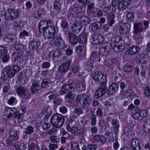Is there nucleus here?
<instances>
[{"mask_svg":"<svg viewBox=\"0 0 150 150\" xmlns=\"http://www.w3.org/2000/svg\"><path fill=\"white\" fill-rule=\"evenodd\" d=\"M144 94L146 97H150V87L147 86L145 88Z\"/></svg>","mask_w":150,"mask_h":150,"instance_id":"nucleus-57","label":"nucleus"},{"mask_svg":"<svg viewBox=\"0 0 150 150\" xmlns=\"http://www.w3.org/2000/svg\"><path fill=\"white\" fill-rule=\"evenodd\" d=\"M77 102L81 103V100L82 101V104L83 109L88 110L90 106L91 103V99L90 96L85 93L77 95L76 98Z\"/></svg>","mask_w":150,"mask_h":150,"instance_id":"nucleus-2","label":"nucleus"},{"mask_svg":"<svg viewBox=\"0 0 150 150\" xmlns=\"http://www.w3.org/2000/svg\"><path fill=\"white\" fill-rule=\"evenodd\" d=\"M143 26L141 23H134L133 33L136 34L141 33L143 30Z\"/></svg>","mask_w":150,"mask_h":150,"instance_id":"nucleus-16","label":"nucleus"},{"mask_svg":"<svg viewBox=\"0 0 150 150\" xmlns=\"http://www.w3.org/2000/svg\"><path fill=\"white\" fill-rule=\"evenodd\" d=\"M133 69L132 66L129 65H125L123 68L124 71L127 74L131 73L133 71Z\"/></svg>","mask_w":150,"mask_h":150,"instance_id":"nucleus-42","label":"nucleus"},{"mask_svg":"<svg viewBox=\"0 0 150 150\" xmlns=\"http://www.w3.org/2000/svg\"><path fill=\"white\" fill-rule=\"evenodd\" d=\"M112 43H114L115 45L119 44V43L121 44H124V42L122 38L120 37L117 36L113 37L111 40V44Z\"/></svg>","mask_w":150,"mask_h":150,"instance_id":"nucleus-28","label":"nucleus"},{"mask_svg":"<svg viewBox=\"0 0 150 150\" xmlns=\"http://www.w3.org/2000/svg\"><path fill=\"white\" fill-rule=\"evenodd\" d=\"M106 83L100 84L99 88L97 89L95 93V95L96 99L104 96L106 93L107 87L106 86Z\"/></svg>","mask_w":150,"mask_h":150,"instance_id":"nucleus-8","label":"nucleus"},{"mask_svg":"<svg viewBox=\"0 0 150 150\" xmlns=\"http://www.w3.org/2000/svg\"><path fill=\"white\" fill-rule=\"evenodd\" d=\"M71 150H80L79 145L76 142L71 141L70 142Z\"/></svg>","mask_w":150,"mask_h":150,"instance_id":"nucleus-43","label":"nucleus"},{"mask_svg":"<svg viewBox=\"0 0 150 150\" xmlns=\"http://www.w3.org/2000/svg\"><path fill=\"white\" fill-rule=\"evenodd\" d=\"M62 101V99L59 98L57 97L54 100L53 103L55 105L58 106L59 105H61Z\"/></svg>","mask_w":150,"mask_h":150,"instance_id":"nucleus-59","label":"nucleus"},{"mask_svg":"<svg viewBox=\"0 0 150 150\" xmlns=\"http://www.w3.org/2000/svg\"><path fill=\"white\" fill-rule=\"evenodd\" d=\"M71 61L70 60H66L65 62L62 63L58 69V71L61 74H64L69 70L70 66Z\"/></svg>","mask_w":150,"mask_h":150,"instance_id":"nucleus-7","label":"nucleus"},{"mask_svg":"<svg viewBox=\"0 0 150 150\" xmlns=\"http://www.w3.org/2000/svg\"><path fill=\"white\" fill-rule=\"evenodd\" d=\"M50 141L52 142L56 143L59 141V139L56 136H53L50 138Z\"/></svg>","mask_w":150,"mask_h":150,"instance_id":"nucleus-61","label":"nucleus"},{"mask_svg":"<svg viewBox=\"0 0 150 150\" xmlns=\"http://www.w3.org/2000/svg\"><path fill=\"white\" fill-rule=\"evenodd\" d=\"M75 83H74L64 86L62 88L60 92L61 95H64L71 91V89L74 88Z\"/></svg>","mask_w":150,"mask_h":150,"instance_id":"nucleus-14","label":"nucleus"},{"mask_svg":"<svg viewBox=\"0 0 150 150\" xmlns=\"http://www.w3.org/2000/svg\"><path fill=\"white\" fill-rule=\"evenodd\" d=\"M127 18L130 21L134 20V14L130 12H128L126 15Z\"/></svg>","mask_w":150,"mask_h":150,"instance_id":"nucleus-62","label":"nucleus"},{"mask_svg":"<svg viewBox=\"0 0 150 150\" xmlns=\"http://www.w3.org/2000/svg\"><path fill=\"white\" fill-rule=\"evenodd\" d=\"M40 45V42L34 38L30 40V42L29 43V48L33 50L37 49Z\"/></svg>","mask_w":150,"mask_h":150,"instance_id":"nucleus-10","label":"nucleus"},{"mask_svg":"<svg viewBox=\"0 0 150 150\" xmlns=\"http://www.w3.org/2000/svg\"><path fill=\"white\" fill-rule=\"evenodd\" d=\"M118 88V85L117 84L115 83H112L110 86L107 91V93L108 94L112 95L116 93Z\"/></svg>","mask_w":150,"mask_h":150,"instance_id":"nucleus-21","label":"nucleus"},{"mask_svg":"<svg viewBox=\"0 0 150 150\" xmlns=\"http://www.w3.org/2000/svg\"><path fill=\"white\" fill-rule=\"evenodd\" d=\"M10 89V83L8 82V81H7V82L4 84L3 91L4 93H7L9 91Z\"/></svg>","mask_w":150,"mask_h":150,"instance_id":"nucleus-50","label":"nucleus"},{"mask_svg":"<svg viewBox=\"0 0 150 150\" xmlns=\"http://www.w3.org/2000/svg\"><path fill=\"white\" fill-rule=\"evenodd\" d=\"M55 29L53 26H48L43 31V35L45 38L50 39L54 38L55 35Z\"/></svg>","mask_w":150,"mask_h":150,"instance_id":"nucleus-5","label":"nucleus"},{"mask_svg":"<svg viewBox=\"0 0 150 150\" xmlns=\"http://www.w3.org/2000/svg\"><path fill=\"white\" fill-rule=\"evenodd\" d=\"M140 48L139 47L133 46L130 47L127 51L128 53L130 54H133L139 52Z\"/></svg>","mask_w":150,"mask_h":150,"instance_id":"nucleus-31","label":"nucleus"},{"mask_svg":"<svg viewBox=\"0 0 150 150\" xmlns=\"http://www.w3.org/2000/svg\"><path fill=\"white\" fill-rule=\"evenodd\" d=\"M95 13L98 17H101L103 15V11L100 9L97 8H95V11H94Z\"/></svg>","mask_w":150,"mask_h":150,"instance_id":"nucleus-60","label":"nucleus"},{"mask_svg":"<svg viewBox=\"0 0 150 150\" xmlns=\"http://www.w3.org/2000/svg\"><path fill=\"white\" fill-rule=\"evenodd\" d=\"M48 23V21L44 20L40 21L39 23L38 30L40 33H43V31L45 30L47 28Z\"/></svg>","mask_w":150,"mask_h":150,"instance_id":"nucleus-24","label":"nucleus"},{"mask_svg":"<svg viewBox=\"0 0 150 150\" xmlns=\"http://www.w3.org/2000/svg\"><path fill=\"white\" fill-rule=\"evenodd\" d=\"M99 124L101 128L105 129L106 128V126H108V124H107L106 122L103 120L100 121Z\"/></svg>","mask_w":150,"mask_h":150,"instance_id":"nucleus-52","label":"nucleus"},{"mask_svg":"<svg viewBox=\"0 0 150 150\" xmlns=\"http://www.w3.org/2000/svg\"><path fill=\"white\" fill-rule=\"evenodd\" d=\"M85 86L84 82L81 81L79 83L75 84L74 88H76L78 91H82L85 89Z\"/></svg>","mask_w":150,"mask_h":150,"instance_id":"nucleus-39","label":"nucleus"},{"mask_svg":"<svg viewBox=\"0 0 150 150\" xmlns=\"http://www.w3.org/2000/svg\"><path fill=\"white\" fill-rule=\"evenodd\" d=\"M112 47L111 43H106L104 47L101 48V51H102L103 54L106 56L109 53Z\"/></svg>","mask_w":150,"mask_h":150,"instance_id":"nucleus-26","label":"nucleus"},{"mask_svg":"<svg viewBox=\"0 0 150 150\" xmlns=\"http://www.w3.org/2000/svg\"><path fill=\"white\" fill-rule=\"evenodd\" d=\"M16 111V110L14 108H11L8 107L5 109L4 113L5 116H6L8 118H9L13 116V114Z\"/></svg>","mask_w":150,"mask_h":150,"instance_id":"nucleus-18","label":"nucleus"},{"mask_svg":"<svg viewBox=\"0 0 150 150\" xmlns=\"http://www.w3.org/2000/svg\"><path fill=\"white\" fill-rule=\"evenodd\" d=\"M94 140L98 141L103 143H105L107 140V138L99 135H95L93 137Z\"/></svg>","mask_w":150,"mask_h":150,"instance_id":"nucleus-40","label":"nucleus"},{"mask_svg":"<svg viewBox=\"0 0 150 150\" xmlns=\"http://www.w3.org/2000/svg\"><path fill=\"white\" fill-rule=\"evenodd\" d=\"M53 7L57 13H59L61 11V4L57 0H56L54 3Z\"/></svg>","mask_w":150,"mask_h":150,"instance_id":"nucleus-29","label":"nucleus"},{"mask_svg":"<svg viewBox=\"0 0 150 150\" xmlns=\"http://www.w3.org/2000/svg\"><path fill=\"white\" fill-rule=\"evenodd\" d=\"M69 37V41L71 44H76L78 41V38L77 36L73 33L70 32L68 33Z\"/></svg>","mask_w":150,"mask_h":150,"instance_id":"nucleus-20","label":"nucleus"},{"mask_svg":"<svg viewBox=\"0 0 150 150\" xmlns=\"http://www.w3.org/2000/svg\"><path fill=\"white\" fill-rule=\"evenodd\" d=\"M37 141L35 139L33 138H30L28 142L29 148L32 149V148L35 147L38 148V149H39V146L38 145H37Z\"/></svg>","mask_w":150,"mask_h":150,"instance_id":"nucleus-33","label":"nucleus"},{"mask_svg":"<svg viewBox=\"0 0 150 150\" xmlns=\"http://www.w3.org/2000/svg\"><path fill=\"white\" fill-rule=\"evenodd\" d=\"M90 41L91 43L94 44H101L103 41V38L99 34H93L91 36Z\"/></svg>","mask_w":150,"mask_h":150,"instance_id":"nucleus-9","label":"nucleus"},{"mask_svg":"<svg viewBox=\"0 0 150 150\" xmlns=\"http://www.w3.org/2000/svg\"><path fill=\"white\" fill-rule=\"evenodd\" d=\"M100 54L97 52H93L91 54L90 58L91 59L94 60H96L99 59Z\"/></svg>","mask_w":150,"mask_h":150,"instance_id":"nucleus-45","label":"nucleus"},{"mask_svg":"<svg viewBox=\"0 0 150 150\" xmlns=\"http://www.w3.org/2000/svg\"><path fill=\"white\" fill-rule=\"evenodd\" d=\"M101 26V24L98 22H96L91 24L89 28L91 31L95 32Z\"/></svg>","mask_w":150,"mask_h":150,"instance_id":"nucleus-32","label":"nucleus"},{"mask_svg":"<svg viewBox=\"0 0 150 150\" xmlns=\"http://www.w3.org/2000/svg\"><path fill=\"white\" fill-rule=\"evenodd\" d=\"M1 58L2 62L4 63H7L9 61L10 57L8 55H5L2 56Z\"/></svg>","mask_w":150,"mask_h":150,"instance_id":"nucleus-58","label":"nucleus"},{"mask_svg":"<svg viewBox=\"0 0 150 150\" xmlns=\"http://www.w3.org/2000/svg\"><path fill=\"white\" fill-rule=\"evenodd\" d=\"M82 27L81 24H79L78 23L76 22L72 25L71 30L73 33L78 34L82 29Z\"/></svg>","mask_w":150,"mask_h":150,"instance_id":"nucleus-23","label":"nucleus"},{"mask_svg":"<svg viewBox=\"0 0 150 150\" xmlns=\"http://www.w3.org/2000/svg\"><path fill=\"white\" fill-rule=\"evenodd\" d=\"M8 103L11 105H13L16 104L17 103V100L16 98L13 97H11L8 100Z\"/></svg>","mask_w":150,"mask_h":150,"instance_id":"nucleus-49","label":"nucleus"},{"mask_svg":"<svg viewBox=\"0 0 150 150\" xmlns=\"http://www.w3.org/2000/svg\"><path fill=\"white\" fill-rule=\"evenodd\" d=\"M129 29L126 26L124 25L121 27L120 29V32L122 34H127L129 31Z\"/></svg>","mask_w":150,"mask_h":150,"instance_id":"nucleus-46","label":"nucleus"},{"mask_svg":"<svg viewBox=\"0 0 150 150\" xmlns=\"http://www.w3.org/2000/svg\"><path fill=\"white\" fill-rule=\"evenodd\" d=\"M55 44L59 47L60 49H63L67 48V47L63 40L60 37L56 36L53 38Z\"/></svg>","mask_w":150,"mask_h":150,"instance_id":"nucleus-12","label":"nucleus"},{"mask_svg":"<svg viewBox=\"0 0 150 150\" xmlns=\"http://www.w3.org/2000/svg\"><path fill=\"white\" fill-rule=\"evenodd\" d=\"M112 124L113 128L114 133L116 134L119 131L120 124L118 120L117 119H113L112 121Z\"/></svg>","mask_w":150,"mask_h":150,"instance_id":"nucleus-22","label":"nucleus"},{"mask_svg":"<svg viewBox=\"0 0 150 150\" xmlns=\"http://www.w3.org/2000/svg\"><path fill=\"white\" fill-rule=\"evenodd\" d=\"M4 41L12 45L16 42H17V39L13 34H8L6 35L4 39Z\"/></svg>","mask_w":150,"mask_h":150,"instance_id":"nucleus-15","label":"nucleus"},{"mask_svg":"<svg viewBox=\"0 0 150 150\" xmlns=\"http://www.w3.org/2000/svg\"><path fill=\"white\" fill-rule=\"evenodd\" d=\"M91 22V21L89 18L83 16L78 17L76 22L78 23L79 24H81L82 26V25H87L90 23Z\"/></svg>","mask_w":150,"mask_h":150,"instance_id":"nucleus-13","label":"nucleus"},{"mask_svg":"<svg viewBox=\"0 0 150 150\" xmlns=\"http://www.w3.org/2000/svg\"><path fill=\"white\" fill-rule=\"evenodd\" d=\"M12 68H11L10 65L4 67L1 74L2 80H6L8 77H13L20 70V67L18 65H14Z\"/></svg>","mask_w":150,"mask_h":150,"instance_id":"nucleus-1","label":"nucleus"},{"mask_svg":"<svg viewBox=\"0 0 150 150\" xmlns=\"http://www.w3.org/2000/svg\"><path fill=\"white\" fill-rule=\"evenodd\" d=\"M139 144H140L138 139L137 138H133L131 140L130 142V146L132 147L134 150H135L137 146H139Z\"/></svg>","mask_w":150,"mask_h":150,"instance_id":"nucleus-36","label":"nucleus"},{"mask_svg":"<svg viewBox=\"0 0 150 150\" xmlns=\"http://www.w3.org/2000/svg\"><path fill=\"white\" fill-rule=\"evenodd\" d=\"M19 131L17 129L12 128L11 129L10 132V138L14 140H17L18 139V135Z\"/></svg>","mask_w":150,"mask_h":150,"instance_id":"nucleus-17","label":"nucleus"},{"mask_svg":"<svg viewBox=\"0 0 150 150\" xmlns=\"http://www.w3.org/2000/svg\"><path fill=\"white\" fill-rule=\"evenodd\" d=\"M64 118L60 114L54 115L51 118L52 124L55 127L58 128L61 127L63 124L64 122Z\"/></svg>","mask_w":150,"mask_h":150,"instance_id":"nucleus-3","label":"nucleus"},{"mask_svg":"<svg viewBox=\"0 0 150 150\" xmlns=\"http://www.w3.org/2000/svg\"><path fill=\"white\" fill-rule=\"evenodd\" d=\"M111 45L114 50L117 52H120L124 49V44L115 45L114 43H112Z\"/></svg>","mask_w":150,"mask_h":150,"instance_id":"nucleus-25","label":"nucleus"},{"mask_svg":"<svg viewBox=\"0 0 150 150\" xmlns=\"http://www.w3.org/2000/svg\"><path fill=\"white\" fill-rule=\"evenodd\" d=\"M34 131V128L33 126H28L25 128V130L24 132V133L25 135L23 134V137L25 138L27 135H30L33 133Z\"/></svg>","mask_w":150,"mask_h":150,"instance_id":"nucleus-37","label":"nucleus"},{"mask_svg":"<svg viewBox=\"0 0 150 150\" xmlns=\"http://www.w3.org/2000/svg\"><path fill=\"white\" fill-rule=\"evenodd\" d=\"M50 82V81L48 79H44L42 81L41 86L43 88L45 87Z\"/></svg>","mask_w":150,"mask_h":150,"instance_id":"nucleus-54","label":"nucleus"},{"mask_svg":"<svg viewBox=\"0 0 150 150\" xmlns=\"http://www.w3.org/2000/svg\"><path fill=\"white\" fill-rule=\"evenodd\" d=\"M14 43V47L16 50L20 51H23L24 50L25 48L24 45L19 44L17 42H16Z\"/></svg>","mask_w":150,"mask_h":150,"instance_id":"nucleus-38","label":"nucleus"},{"mask_svg":"<svg viewBox=\"0 0 150 150\" xmlns=\"http://www.w3.org/2000/svg\"><path fill=\"white\" fill-rule=\"evenodd\" d=\"M90 120H91V124L92 126L96 125L97 121L96 116L95 114H93L91 115L90 117Z\"/></svg>","mask_w":150,"mask_h":150,"instance_id":"nucleus-47","label":"nucleus"},{"mask_svg":"<svg viewBox=\"0 0 150 150\" xmlns=\"http://www.w3.org/2000/svg\"><path fill=\"white\" fill-rule=\"evenodd\" d=\"M62 55V52L59 50L56 49L52 51L50 54V57L52 59H55L56 57L58 58Z\"/></svg>","mask_w":150,"mask_h":150,"instance_id":"nucleus-34","label":"nucleus"},{"mask_svg":"<svg viewBox=\"0 0 150 150\" xmlns=\"http://www.w3.org/2000/svg\"><path fill=\"white\" fill-rule=\"evenodd\" d=\"M7 52V49L6 47L3 46H0V57L5 55Z\"/></svg>","mask_w":150,"mask_h":150,"instance_id":"nucleus-51","label":"nucleus"},{"mask_svg":"<svg viewBox=\"0 0 150 150\" xmlns=\"http://www.w3.org/2000/svg\"><path fill=\"white\" fill-rule=\"evenodd\" d=\"M132 0H122L118 4V9L122 11L127 9L130 4Z\"/></svg>","mask_w":150,"mask_h":150,"instance_id":"nucleus-11","label":"nucleus"},{"mask_svg":"<svg viewBox=\"0 0 150 150\" xmlns=\"http://www.w3.org/2000/svg\"><path fill=\"white\" fill-rule=\"evenodd\" d=\"M78 11L76 7L70 8L68 10L67 16L70 17H75L78 14Z\"/></svg>","mask_w":150,"mask_h":150,"instance_id":"nucleus-30","label":"nucleus"},{"mask_svg":"<svg viewBox=\"0 0 150 150\" xmlns=\"http://www.w3.org/2000/svg\"><path fill=\"white\" fill-rule=\"evenodd\" d=\"M21 96L22 100L26 101L30 98V94L29 93H25Z\"/></svg>","mask_w":150,"mask_h":150,"instance_id":"nucleus-56","label":"nucleus"},{"mask_svg":"<svg viewBox=\"0 0 150 150\" xmlns=\"http://www.w3.org/2000/svg\"><path fill=\"white\" fill-rule=\"evenodd\" d=\"M92 76L94 81L98 82L100 81V84L107 83V80L106 76L100 72H95L92 74Z\"/></svg>","mask_w":150,"mask_h":150,"instance_id":"nucleus-6","label":"nucleus"},{"mask_svg":"<svg viewBox=\"0 0 150 150\" xmlns=\"http://www.w3.org/2000/svg\"><path fill=\"white\" fill-rule=\"evenodd\" d=\"M66 128L68 131L71 132L72 134L76 135H77L80 133L79 130L75 126H72L71 123H69L67 125Z\"/></svg>","mask_w":150,"mask_h":150,"instance_id":"nucleus-19","label":"nucleus"},{"mask_svg":"<svg viewBox=\"0 0 150 150\" xmlns=\"http://www.w3.org/2000/svg\"><path fill=\"white\" fill-rule=\"evenodd\" d=\"M67 93L68 94H67L65 96L66 99H72L75 97V95L72 94L71 91H69Z\"/></svg>","mask_w":150,"mask_h":150,"instance_id":"nucleus-63","label":"nucleus"},{"mask_svg":"<svg viewBox=\"0 0 150 150\" xmlns=\"http://www.w3.org/2000/svg\"><path fill=\"white\" fill-rule=\"evenodd\" d=\"M40 89V85L37 83L32 84L31 88V92L33 93H37Z\"/></svg>","mask_w":150,"mask_h":150,"instance_id":"nucleus-41","label":"nucleus"},{"mask_svg":"<svg viewBox=\"0 0 150 150\" xmlns=\"http://www.w3.org/2000/svg\"><path fill=\"white\" fill-rule=\"evenodd\" d=\"M21 56V54L20 53L18 52H13L11 57V61L14 62L17 60H19Z\"/></svg>","mask_w":150,"mask_h":150,"instance_id":"nucleus-35","label":"nucleus"},{"mask_svg":"<svg viewBox=\"0 0 150 150\" xmlns=\"http://www.w3.org/2000/svg\"><path fill=\"white\" fill-rule=\"evenodd\" d=\"M133 117L134 119L137 120H140L142 119V116L139 112H136L133 114Z\"/></svg>","mask_w":150,"mask_h":150,"instance_id":"nucleus-53","label":"nucleus"},{"mask_svg":"<svg viewBox=\"0 0 150 150\" xmlns=\"http://www.w3.org/2000/svg\"><path fill=\"white\" fill-rule=\"evenodd\" d=\"M115 15L114 14H111L107 16V20L108 23L110 26H112L115 22Z\"/></svg>","mask_w":150,"mask_h":150,"instance_id":"nucleus-27","label":"nucleus"},{"mask_svg":"<svg viewBox=\"0 0 150 150\" xmlns=\"http://www.w3.org/2000/svg\"><path fill=\"white\" fill-rule=\"evenodd\" d=\"M13 116L14 118H17L18 121L19 122H21L23 119V115L18 112H15L13 114Z\"/></svg>","mask_w":150,"mask_h":150,"instance_id":"nucleus-48","label":"nucleus"},{"mask_svg":"<svg viewBox=\"0 0 150 150\" xmlns=\"http://www.w3.org/2000/svg\"><path fill=\"white\" fill-rule=\"evenodd\" d=\"M144 131L146 133L150 132V125H149L147 122H145L144 124Z\"/></svg>","mask_w":150,"mask_h":150,"instance_id":"nucleus-55","label":"nucleus"},{"mask_svg":"<svg viewBox=\"0 0 150 150\" xmlns=\"http://www.w3.org/2000/svg\"><path fill=\"white\" fill-rule=\"evenodd\" d=\"M87 147L89 150H96L97 146L95 144H89L87 145Z\"/></svg>","mask_w":150,"mask_h":150,"instance_id":"nucleus-64","label":"nucleus"},{"mask_svg":"<svg viewBox=\"0 0 150 150\" xmlns=\"http://www.w3.org/2000/svg\"><path fill=\"white\" fill-rule=\"evenodd\" d=\"M17 93L19 95L22 96L26 93V89L22 87H19L16 90Z\"/></svg>","mask_w":150,"mask_h":150,"instance_id":"nucleus-44","label":"nucleus"},{"mask_svg":"<svg viewBox=\"0 0 150 150\" xmlns=\"http://www.w3.org/2000/svg\"><path fill=\"white\" fill-rule=\"evenodd\" d=\"M19 15V9H8L4 14V18L7 20H13L17 18Z\"/></svg>","mask_w":150,"mask_h":150,"instance_id":"nucleus-4","label":"nucleus"}]
</instances>
